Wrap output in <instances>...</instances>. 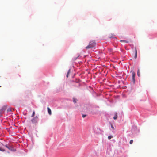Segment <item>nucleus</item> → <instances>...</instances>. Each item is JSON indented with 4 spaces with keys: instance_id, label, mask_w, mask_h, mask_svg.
<instances>
[{
    "instance_id": "1",
    "label": "nucleus",
    "mask_w": 157,
    "mask_h": 157,
    "mask_svg": "<svg viewBox=\"0 0 157 157\" xmlns=\"http://www.w3.org/2000/svg\"><path fill=\"white\" fill-rule=\"evenodd\" d=\"M96 45V43L94 40L91 41L89 43V44L86 47L87 49L92 48L94 47Z\"/></svg>"
},
{
    "instance_id": "2",
    "label": "nucleus",
    "mask_w": 157,
    "mask_h": 157,
    "mask_svg": "<svg viewBox=\"0 0 157 157\" xmlns=\"http://www.w3.org/2000/svg\"><path fill=\"white\" fill-rule=\"evenodd\" d=\"M38 117H34L33 119L31 120V121L33 123H36L37 122Z\"/></svg>"
},
{
    "instance_id": "3",
    "label": "nucleus",
    "mask_w": 157,
    "mask_h": 157,
    "mask_svg": "<svg viewBox=\"0 0 157 157\" xmlns=\"http://www.w3.org/2000/svg\"><path fill=\"white\" fill-rule=\"evenodd\" d=\"M131 72L132 73V80L134 83L135 82V73L134 71H132Z\"/></svg>"
},
{
    "instance_id": "4",
    "label": "nucleus",
    "mask_w": 157,
    "mask_h": 157,
    "mask_svg": "<svg viewBox=\"0 0 157 157\" xmlns=\"http://www.w3.org/2000/svg\"><path fill=\"white\" fill-rule=\"evenodd\" d=\"M5 146L9 150H11V151H13V148L12 147L10 146H8L7 145H6Z\"/></svg>"
},
{
    "instance_id": "5",
    "label": "nucleus",
    "mask_w": 157,
    "mask_h": 157,
    "mask_svg": "<svg viewBox=\"0 0 157 157\" xmlns=\"http://www.w3.org/2000/svg\"><path fill=\"white\" fill-rule=\"evenodd\" d=\"M6 109V107L5 106H3L0 110V114L2 112L5 110Z\"/></svg>"
},
{
    "instance_id": "6",
    "label": "nucleus",
    "mask_w": 157,
    "mask_h": 157,
    "mask_svg": "<svg viewBox=\"0 0 157 157\" xmlns=\"http://www.w3.org/2000/svg\"><path fill=\"white\" fill-rule=\"evenodd\" d=\"M48 112L50 115H51L52 114V112L51 109L49 108H47Z\"/></svg>"
},
{
    "instance_id": "7",
    "label": "nucleus",
    "mask_w": 157,
    "mask_h": 157,
    "mask_svg": "<svg viewBox=\"0 0 157 157\" xmlns=\"http://www.w3.org/2000/svg\"><path fill=\"white\" fill-rule=\"evenodd\" d=\"M135 59H136L137 58V51L136 48H135Z\"/></svg>"
},
{
    "instance_id": "8",
    "label": "nucleus",
    "mask_w": 157,
    "mask_h": 157,
    "mask_svg": "<svg viewBox=\"0 0 157 157\" xmlns=\"http://www.w3.org/2000/svg\"><path fill=\"white\" fill-rule=\"evenodd\" d=\"M120 42H124L125 43H128V41L127 40H120Z\"/></svg>"
},
{
    "instance_id": "9",
    "label": "nucleus",
    "mask_w": 157,
    "mask_h": 157,
    "mask_svg": "<svg viewBox=\"0 0 157 157\" xmlns=\"http://www.w3.org/2000/svg\"><path fill=\"white\" fill-rule=\"evenodd\" d=\"M117 113H116L115 116L113 117V118L114 120H116L117 118Z\"/></svg>"
},
{
    "instance_id": "10",
    "label": "nucleus",
    "mask_w": 157,
    "mask_h": 157,
    "mask_svg": "<svg viewBox=\"0 0 157 157\" xmlns=\"http://www.w3.org/2000/svg\"><path fill=\"white\" fill-rule=\"evenodd\" d=\"M73 101L74 103H76V102L77 99L75 98H73Z\"/></svg>"
},
{
    "instance_id": "11",
    "label": "nucleus",
    "mask_w": 157,
    "mask_h": 157,
    "mask_svg": "<svg viewBox=\"0 0 157 157\" xmlns=\"http://www.w3.org/2000/svg\"><path fill=\"white\" fill-rule=\"evenodd\" d=\"M0 151H4L5 150L2 148L0 147Z\"/></svg>"
},
{
    "instance_id": "12",
    "label": "nucleus",
    "mask_w": 157,
    "mask_h": 157,
    "mask_svg": "<svg viewBox=\"0 0 157 157\" xmlns=\"http://www.w3.org/2000/svg\"><path fill=\"white\" fill-rule=\"evenodd\" d=\"M35 112L34 111L33 113L31 115V117H34V116L35 115Z\"/></svg>"
},
{
    "instance_id": "13",
    "label": "nucleus",
    "mask_w": 157,
    "mask_h": 157,
    "mask_svg": "<svg viewBox=\"0 0 157 157\" xmlns=\"http://www.w3.org/2000/svg\"><path fill=\"white\" fill-rule=\"evenodd\" d=\"M70 69H69V70H68V72H67V78H68V77L69 74V73H70Z\"/></svg>"
},
{
    "instance_id": "14",
    "label": "nucleus",
    "mask_w": 157,
    "mask_h": 157,
    "mask_svg": "<svg viewBox=\"0 0 157 157\" xmlns=\"http://www.w3.org/2000/svg\"><path fill=\"white\" fill-rule=\"evenodd\" d=\"M112 137H113V136H109L108 137V139L110 140Z\"/></svg>"
},
{
    "instance_id": "15",
    "label": "nucleus",
    "mask_w": 157,
    "mask_h": 157,
    "mask_svg": "<svg viewBox=\"0 0 157 157\" xmlns=\"http://www.w3.org/2000/svg\"><path fill=\"white\" fill-rule=\"evenodd\" d=\"M137 74L138 76H139L140 74V73H139V69H138V70Z\"/></svg>"
},
{
    "instance_id": "16",
    "label": "nucleus",
    "mask_w": 157,
    "mask_h": 157,
    "mask_svg": "<svg viewBox=\"0 0 157 157\" xmlns=\"http://www.w3.org/2000/svg\"><path fill=\"white\" fill-rule=\"evenodd\" d=\"M133 142V140H130V144H132Z\"/></svg>"
},
{
    "instance_id": "17",
    "label": "nucleus",
    "mask_w": 157,
    "mask_h": 157,
    "mask_svg": "<svg viewBox=\"0 0 157 157\" xmlns=\"http://www.w3.org/2000/svg\"><path fill=\"white\" fill-rule=\"evenodd\" d=\"M7 112H9L10 111H11V109H8L7 110Z\"/></svg>"
},
{
    "instance_id": "18",
    "label": "nucleus",
    "mask_w": 157,
    "mask_h": 157,
    "mask_svg": "<svg viewBox=\"0 0 157 157\" xmlns=\"http://www.w3.org/2000/svg\"><path fill=\"white\" fill-rule=\"evenodd\" d=\"M86 116V115H82V117L83 118L85 117Z\"/></svg>"
},
{
    "instance_id": "19",
    "label": "nucleus",
    "mask_w": 157,
    "mask_h": 157,
    "mask_svg": "<svg viewBox=\"0 0 157 157\" xmlns=\"http://www.w3.org/2000/svg\"><path fill=\"white\" fill-rule=\"evenodd\" d=\"M109 37L110 38H114V37L113 36H110Z\"/></svg>"
},
{
    "instance_id": "20",
    "label": "nucleus",
    "mask_w": 157,
    "mask_h": 157,
    "mask_svg": "<svg viewBox=\"0 0 157 157\" xmlns=\"http://www.w3.org/2000/svg\"><path fill=\"white\" fill-rule=\"evenodd\" d=\"M111 127L113 129H114V127L112 125H111Z\"/></svg>"
}]
</instances>
